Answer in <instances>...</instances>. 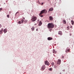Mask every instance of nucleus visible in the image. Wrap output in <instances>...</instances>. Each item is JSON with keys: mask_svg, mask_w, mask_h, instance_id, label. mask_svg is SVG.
<instances>
[{"mask_svg": "<svg viewBox=\"0 0 74 74\" xmlns=\"http://www.w3.org/2000/svg\"><path fill=\"white\" fill-rule=\"evenodd\" d=\"M72 26H71L70 27L71 28H72Z\"/></svg>", "mask_w": 74, "mask_h": 74, "instance_id": "31", "label": "nucleus"}, {"mask_svg": "<svg viewBox=\"0 0 74 74\" xmlns=\"http://www.w3.org/2000/svg\"><path fill=\"white\" fill-rule=\"evenodd\" d=\"M53 53H56L57 52V51H55V49H53Z\"/></svg>", "mask_w": 74, "mask_h": 74, "instance_id": "13", "label": "nucleus"}, {"mask_svg": "<svg viewBox=\"0 0 74 74\" xmlns=\"http://www.w3.org/2000/svg\"><path fill=\"white\" fill-rule=\"evenodd\" d=\"M18 12H17L16 13V14H15V15H17V13H18Z\"/></svg>", "mask_w": 74, "mask_h": 74, "instance_id": "27", "label": "nucleus"}, {"mask_svg": "<svg viewBox=\"0 0 74 74\" xmlns=\"http://www.w3.org/2000/svg\"><path fill=\"white\" fill-rule=\"evenodd\" d=\"M52 39V38H51V37H48V40H51Z\"/></svg>", "mask_w": 74, "mask_h": 74, "instance_id": "14", "label": "nucleus"}, {"mask_svg": "<svg viewBox=\"0 0 74 74\" xmlns=\"http://www.w3.org/2000/svg\"><path fill=\"white\" fill-rule=\"evenodd\" d=\"M36 20H37V17L36 16L34 17L33 16L31 19V21L32 22H34V21H36Z\"/></svg>", "mask_w": 74, "mask_h": 74, "instance_id": "3", "label": "nucleus"}, {"mask_svg": "<svg viewBox=\"0 0 74 74\" xmlns=\"http://www.w3.org/2000/svg\"><path fill=\"white\" fill-rule=\"evenodd\" d=\"M41 24H42V23H41V21H40L39 24V26H41Z\"/></svg>", "mask_w": 74, "mask_h": 74, "instance_id": "15", "label": "nucleus"}, {"mask_svg": "<svg viewBox=\"0 0 74 74\" xmlns=\"http://www.w3.org/2000/svg\"><path fill=\"white\" fill-rule=\"evenodd\" d=\"M24 21V20H23V19H22L21 21V22L22 23H23V21Z\"/></svg>", "mask_w": 74, "mask_h": 74, "instance_id": "18", "label": "nucleus"}, {"mask_svg": "<svg viewBox=\"0 0 74 74\" xmlns=\"http://www.w3.org/2000/svg\"><path fill=\"white\" fill-rule=\"evenodd\" d=\"M36 31H38V29H36Z\"/></svg>", "mask_w": 74, "mask_h": 74, "instance_id": "32", "label": "nucleus"}, {"mask_svg": "<svg viewBox=\"0 0 74 74\" xmlns=\"http://www.w3.org/2000/svg\"><path fill=\"white\" fill-rule=\"evenodd\" d=\"M71 24L73 25H74V21H73V20H72L71 21Z\"/></svg>", "mask_w": 74, "mask_h": 74, "instance_id": "17", "label": "nucleus"}, {"mask_svg": "<svg viewBox=\"0 0 74 74\" xmlns=\"http://www.w3.org/2000/svg\"><path fill=\"white\" fill-rule=\"evenodd\" d=\"M43 4H44V3H42V4H41L42 5H43Z\"/></svg>", "mask_w": 74, "mask_h": 74, "instance_id": "28", "label": "nucleus"}, {"mask_svg": "<svg viewBox=\"0 0 74 74\" xmlns=\"http://www.w3.org/2000/svg\"><path fill=\"white\" fill-rule=\"evenodd\" d=\"M70 51V50L69 49H66V52H69Z\"/></svg>", "mask_w": 74, "mask_h": 74, "instance_id": "16", "label": "nucleus"}, {"mask_svg": "<svg viewBox=\"0 0 74 74\" xmlns=\"http://www.w3.org/2000/svg\"><path fill=\"white\" fill-rule=\"evenodd\" d=\"M7 18H10V15H8L7 16Z\"/></svg>", "mask_w": 74, "mask_h": 74, "instance_id": "23", "label": "nucleus"}, {"mask_svg": "<svg viewBox=\"0 0 74 74\" xmlns=\"http://www.w3.org/2000/svg\"><path fill=\"white\" fill-rule=\"evenodd\" d=\"M60 74H62V73H60Z\"/></svg>", "mask_w": 74, "mask_h": 74, "instance_id": "33", "label": "nucleus"}, {"mask_svg": "<svg viewBox=\"0 0 74 74\" xmlns=\"http://www.w3.org/2000/svg\"><path fill=\"white\" fill-rule=\"evenodd\" d=\"M47 10L46 9H44L42 10L41 12L39 14V15L40 17H43V15H41L42 14H47Z\"/></svg>", "mask_w": 74, "mask_h": 74, "instance_id": "1", "label": "nucleus"}, {"mask_svg": "<svg viewBox=\"0 0 74 74\" xmlns=\"http://www.w3.org/2000/svg\"><path fill=\"white\" fill-rule=\"evenodd\" d=\"M51 65H52V66H54V62H52L51 63Z\"/></svg>", "mask_w": 74, "mask_h": 74, "instance_id": "19", "label": "nucleus"}, {"mask_svg": "<svg viewBox=\"0 0 74 74\" xmlns=\"http://www.w3.org/2000/svg\"><path fill=\"white\" fill-rule=\"evenodd\" d=\"M54 67L55 69H56V68L57 67V66H56V65H55L54 66Z\"/></svg>", "mask_w": 74, "mask_h": 74, "instance_id": "21", "label": "nucleus"}, {"mask_svg": "<svg viewBox=\"0 0 74 74\" xmlns=\"http://www.w3.org/2000/svg\"><path fill=\"white\" fill-rule=\"evenodd\" d=\"M45 65H47V66H49V63L48 62V61L46 60L45 62Z\"/></svg>", "mask_w": 74, "mask_h": 74, "instance_id": "5", "label": "nucleus"}, {"mask_svg": "<svg viewBox=\"0 0 74 74\" xmlns=\"http://www.w3.org/2000/svg\"><path fill=\"white\" fill-rule=\"evenodd\" d=\"M45 69V65H43L42 66V68H41V70L42 71H43V70H44Z\"/></svg>", "mask_w": 74, "mask_h": 74, "instance_id": "4", "label": "nucleus"}, {"mask_svg": "<svg viewBox=\"0 0 74 74\" xmlns=\"http://www.w3.org/2000/svg\"><path fill=\"white\" fill-rule=\"evenodd\" d=\"M60 63H61V60L59 59L57 62V64H60Z\"/></svg>", "mask_w": 74, "mask_h": 74, "instance_id": "6", "label": "nucleus"}, {"mask_svg": "<svg viewBox=\"0 0 74 74\" xmlns=\"http://www.w3.org/2000/svg\"><path fill=\"white\" fill-rule=\"evenodd\" d=\"M3 10V8H0V12L1 11V10Z\"/></svg>", "mask_w": 74, "mask_h": 74, "instance_id": "25", "label": "nucleus"}, {"mask_svg": "<svg viewBox=\"0 0 74 74\" xmlns=\"http://www.w3.org/2000/svg\"><path fill=\"white\" fill-rule=\"evenodd\" d=\"M62 58V59H64V57L63 56Z\"/></svg>", "mask_w": 74, "mask_h": 74, "instance_id": "30", "label": "nucleus"}, {"mask_svg": "<svg viewBox=\"0 0 74 74\" xmlns=\"http://www.w3.org/2000/svg\"><path fill=\"white\" fill-rule=\"evenodd\" d=\"M56 36H57V35H56Z\"/></svg>", "mask_w": 74, "mask_h": 74, "instance_id": "34", "label": "nucleus"}, {"mask_svg": "<svg viewBox=\"0 0 74 74\" xmlns=\"http://www.w3.org/2000/svg\"><path fill=\"white\" fill-rule=\"evenodd\" d=\"M3 32H4V33H5L7 32V29H4L3 30Z\"/></svg>", "mask_w": 74, "mask_h": 74, "instance_id": "11", "label": "nucleus"}, {"mask_svg": "<svg viewBox=\"0 0 74 74\" xmlns=\"http://www.w3.org/2000/svg\"><path fill=\"white\" fill-rule=\"evenodd\" d=\"M54 25L52 23H49L48 25V27L49 29H52L54 27Z\"/></svg>", "mask_w": 74, "mask_h": 74, "instance_id": "2", "label": "nucleus"}, {"mask_svg": "<svg viewBox=\"0 0 74 74\" xmlns=\"http://www.w3.org/2000/svg\"><path fill=\"white\" fill-rule=\"evenodd\" d=\"M18 24H19V25H20V24H21V21H19V22H18Z\"/></svg>", "mask_w": 74, "mask_h": 74, "instance_id": "24", "label": "nucleus"}, {"mask_svg": "<svg viewBox=\"0 0 74 74\" xmlns=\"http://www.w3.org/2000/svg\"><path fill=\"white\" fill-rule=\"evenodd\" d=\"M63 23H64V24H66V20H63Z\"/></svg>", "mask_w": 74, "mask_h": 74, "instance_id": "10", "label": "nucleus"}, {"mask_svg": "<svg viewBox=\"0 0 74 74\" xmlns=\"http://www.w3.org/2000/svg\"><path fill=\"white\" fill-rule=\"evenodd\" d=\"M58 34L60 35V36H62V34H63V33H62V32L59 31L58 32Z\"/></svg>", "mask_w": 74, "mask_h": 74, "instance_id": "7", "label": "nucleus"}, {"mask_svg": "<svg viewBox=\"0 0 74 74\" xmlns=\"http://www.w3.org/2000/svg\"><path fill=\"white\" fill-rule=\"evenodd\" d=\"M32 30H34V27H32Z\"/></svg>", "mask_w": 74, "mask_h": 74, "instance_id": "20", "label": "nucleus"}, {"mask_svg": "<svg viewBox=\"0 0 74 74\" xmlns=\"http://www.w3.org/2000/svg\"><path fill=\"white\" fill-rule=\"evenodd\" d=\"M49 19L50 21H52L53 20V18H52V16H50Z\"/></svg>", "mask_w": 74, "mask_h": 74, "instance_id": "8", "label": "nucleus"}, {"mask_svg": "<svg viewBox=\"0 0 74 74\" xmlns=\"http://www.w3.org/2000/svg\"><path fill=\"white\" fill-rule=\"evenodd\" d=\"M3 29H1V30H0V34H2L3 33Z\"/></svg>", "mask_w": 74, "mask_h": 74, "instance_id": "12", "label": "nucleus"}, {"mask_svg": "<svg viewBox=\"0 0 74 74\" xmlns=\"http://www.w3.org/2000/svg\"><path fill=\"white\" fill-rule=\"evenodd\" d=\"M67 30H69V26L67 27Z\"/></svg>", "mask_w": 74, "mask_h": 74, "instance_id": "22", "label": "nucleus"}, {"mask_svg": "<svg viewBox=\"0 0 74 74\" xmlns=\"http://www.w3.org/2000/svg\"><path fill=\"white\" fill-rule=\"evenodd\" d=\"M23 19L24 20H25V17H23Z\"/></svg>", "mask_w": 74, "mask_h": 74, "instance_id": "29", "label": "nucleus"}, {"mask_svg": "<svg viewBox=\"0 0 74 74\" xmlns=\"http://www.w3.org/2000/svg\"><path fill=\"white\" fill-rule=\"evenodd\" d=\"M53 8H49V11H53Z\"/></svg>", "mask_w": 74, "mask_h": 74, "instance_id": "9", "label": "nucleus"}, {"mask_svg": "<svg viewBox=\"0 0 74 74\" xmlns=\"http://www.w3.org/2000/svg\"><path fill=\"white\" fill-rule=\"evenodd\" d=\"M49 70H51V71L52 70V69L51 68H50V69H49Z\"/></svg>", "mask_w": 74, "mask_h": 74, "instance_id": "26", "label": "nucleus"}]
</instances>
